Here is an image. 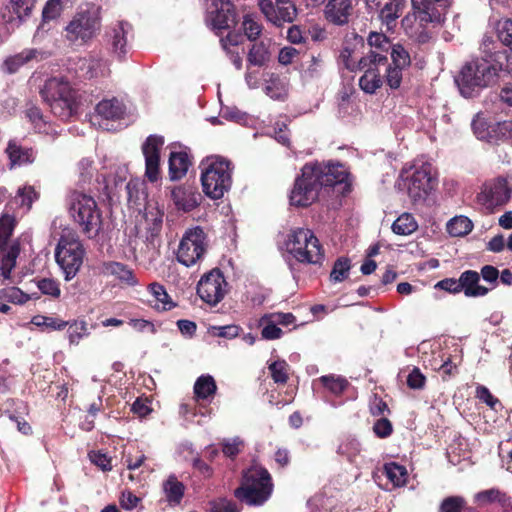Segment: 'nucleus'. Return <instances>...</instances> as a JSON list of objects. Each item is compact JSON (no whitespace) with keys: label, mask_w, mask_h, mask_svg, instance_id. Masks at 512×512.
Segmentation results:
<instances>
[{"label":"nucleus","mask_w":512,"mask_h":512,"mask_svg":"<svg viewBox=\"0 0 512 512\" xmlns=\"http://www.w3.org/2000/svg\"><path fill=\"white\" fill-rule=\"evenodd\" d=\"M418 223L410 213L401 214L392 224V231L397 235L407 236L414 233Z\"/></svg>","instance_id":"nucleus-33"},{"label":"nucleus","mask_w":512,"mask_h":512,"mask_svg":"<svg viewBox=\"0 0 512 512\" xmlns=\"http://www.w3.org/2000/svg\"><path fill=\"white\" fill-rule=\"evenodd\" d=\"M233 4L229 0H214L208 9L206 22L213 29L221 31L235 24Z\"/></svg>","instance_id":"nucleus-18"},{"label":"nucleus","mask_w":512,"mask_h":512,"mask_svg":"<svg viewBox=\"0 0 512 512\" xmlns=\"http://www.w3.org/2000/svg\"><path fill=\"white\" fill-rule=\"evenodd\" d=\"M124 104L116 98L104 99L95 108L97 116L105 120H118L125 114Z\"/></svg>","instance_id":"nucleus-27"},{"label":"nucleus","mask_w":512,"mask_h":512,"mask_svg":"<svg viewBox=\"0 0 512 512\" xmlns=\"http://www.w3.org/2000/svg\"><path fill=\"white\" fill-rule=\"evenodd\" d=\"M190 166V159L185 151H172L169 157V176L171 180L184 177Z\"/></svg>","instance_id":"nucleus-29"},{"label":"nucleus","mask_w":512,"mask_h":512,"mask_svg":"<svg viewBox=\"0 0 512 512\" xmlns=\"http://www.w3.org/2000/svg\"><path fill=\"white\" fill-rule=\"evenodd\" d=\"M16 219L9 214L0 217V272L4 279H10L20 253L17 240H11Z\"/></svg>","instance_id":"nucleus-9"},{"label":"nucleus","mask_w":512,"mask_h":512,"mask_svg":"<svg viewBox=\"0 0 512 512\" xmlns=\"http://www.w3.org/2000/svg\"><path fill=\"white\" fill-rule=\"evenodd\" d=\"M217 391L214 378L209 375H201L194 384V394L197 400H206L213 397Z\"/></svg>","instance_id":"nucleus-30"},{"label":"nucleus","mask_w":512,"mask_h":512,"mask_svg":"<svg viewBox=\"0 0 512 512\" xmlns=\"http://www.w3.org/2000/svg\"><path fill=\"white\" fill-rule=\"evenodd\" d=\"M512 190L507 181L498 178L482 185L477 194V203L487 210L505 205L511 198Z\"/></svg>","instance_id":"nucleus-13"},{"label":"nucleus","mask_w":512,"mask_h":512,"mask_svg":"<svg viewBox=\"0 0 512 512\" xmlns=\"http://www.w3.org/2000/svg\"><path fill=\"white\" fill-rule=\"evenodd\" d=\"M472 129L476 137L480 140H488L490 138L489 125L486 119L477 114L472 121Z\"/></svg>","instance_id":"nucleus-56"},{"label":"nucleus","mask_w":512,"mask_h":512,"mask_svg":"<svg viewBox=\"0 0 512 512\" xmlns=\"http://www.w3.org/2000/svg\"><path fill=\"white\" fill-rule=\"evenodd\" d=\"M266 94L275 100H282L287 95V84L278 76L271 75L265 86Z\"/></svg>","instance_id":"nucleus-38"},{"label":"nucleus","mask_w":512,"mask_h":512,"mask_svg":"<svg viewBox=\"0 0 512 512\" xmlns=\"http://www.w3.org/2000/svg\"><path fill=\"white\" fill-rule=\"evenodd\" d=\"M434 181L427 167L416 169L408 179L407 191L413 201L424 200L433 189Z\"/></svg>","instance_id":"nucleus-19"},{"label":"nucleus","mask_w":512,"mask_h":512,"mask_svg":"<svg viewBox=\"0 0 512 512\" xmlns=\"http://www.w3.org/2000/svg\"><path fill=\"white\" fill-rule=\"evenodd\" d=\"M35 3L36 0H10L5 8L9 15L4 12L3 19L11 25L12 29L18 27L31 14Z\"/></svg>","instance_id":"nucleus-21"},{"label":"nucleus","mask_w":512,"mask_h":512,"mask_svg":"<svg viewBox=\"0 0 512 512\" xmlns=\"http://www.w3.org/2000/svg\"><path fill=\"white\" fill-rule=\"evenodd\" d=\"M171 198L178 209L189 212L199 204V194L183 187H175L171 191Z\"/></svg>","instance_id":"nucleus-28"},{"label":"nucleus","mask_w":512,"mask_h":512,"mask_svg":"<svg viewBox=\"0 0 512 512\" xmlns=\"http://www.w3.org/2000/svg\"><path fill=\"white\" fill-rule=\"evenodd\" d=\"M164 491L169 502L179 503L184 493V486L174 476H170L164 483Z\"/></svg>","instance_id":"nucleus-46"},{"label":"nucleus","mask_w":512,"mask_h":512,"mask_svg":"<svg viewBox=\"0 0 512 512\" xmlns=\"http://www.w3.org/2000/svg\"><path fill=\"white\" fill-rule=\"evenodd\" d=\"M243 30L247 38L251 41L256 40L262 33L263 26L258 17L254 14H247L243 17Z\"/></svg>","instance_id":"nucleus-44"},{"label":"nucleus","mask_w":512,"mask_h":512,"mask_svg":"<svg viewBox=\"0 0 512 512\" xmlns=\"http://www.w3.org/2000/svg\"><path fill=\"white\" fill-rule=\"evenodd\" d=\"M210 512H238L234 502L227 499H218L211 502Z\"/></svg>","instance_id":"nucleus-64"},{"label":"nucleus","mask_w":512,"mask_h":512,"mask_svg":"<svg viewBox=\"0 0 512 512\" xmlns=\"http://www.w3.org/2000/svg\"><path fill=\"white\" fill-rule=\"evenodd\" d=\"M384 472L394 487H402L407 483L408 471L406 467L390 462L384 465Z\"/></svg>","instance_id":"nucleus-32"},{"label":"nucleus","mask_w":512,"mask_h":512,"mask_svg":"<svg viewBox=\"0 0 512 512\" xmlns=\"http://www.w3.org/2000/svg\"><path fill=\"white\" fill-rule=\"evenodd\" d=\"M269 371L276 383L284 384L288 380V364L284 360L274 361L269 364Z\"/></svg>","instance_id":"nucleus-52"},{"label":"nucleus","mask_w":512,"mask_h":512,"mask_svg":"<svg viewBox=\"0 0 512 512\" xmlns=\"http://www.w3.org/2000/svg\"><path fill=\"white\" fill-rule=\"evenodd\" d=\"M386 70V81L390 88L396 89L400 86L402 81V70L404 68L398 66L384 67Z\"/></svg>","instance_id":"nucleus-61"},{"label":"nucleus","mask_w":512,"mask_h":512,"mask_svg":"<svg viewBox=\"0 0 512 512\" xmlns=\"http://www.w3.org/2000/svg\"><path fill=\"white\" fill-rule=\"evenodd\" d=\"M32 323L39 327H45L49 331L63 330L68 322L59 318L37 315L33 317Z\"/></svg>","instance_id":"nucleus-49"},{"label":"nucleus","mask_w":512,"mask_h":512,"mask_svg":"<svg viewBox=\"0 0 512 512\" xmlns=\"http://www.w3.org/2000/svg\"><path fill=\"white\" fill-rule=\"evenodd\" d=\"M104 272L117 277L119 280L129 285H135L137 283L132 270L119 262L106 263L104 265Z\"/></svg>","instance_id":"nucleus-34"},{"label":"nucleus","mask_w":512,"mask_h":512,"mask_svg":"<svg viewBox=\"0 0 512 512\" xmlns=\"http://www.w3.org/2000/svg\"><path fill=\"white\" fill-rule=\"evenodd\" d=\"M241 328L237 325H225V326H212L209 328V332L214 336L233 339L239 335Z\"/></svg>","instance_id":"nucleus-58"},{"label":"nucleus","mask_w":512,"mask_h":512,"mask_svg":"<svg viewBox=\"0 0 512 512\" xmlns=\"http://www.w3.org/2000/svg\"><path fill=\"white\" fill-rule=\"evenodd\" d=\"M42 56L43 52L38 49H24L21 52L6 58L3 62L2 70L8 74H14L29 63L40 60Z\"/></svg>","instance_id":"nucleus-22"},{"label":"nucleus","mask_w":512,"mask_h":512,"mask_svg":"<svg viewBox=\"0 0 512 512\" xmlns=\"http://www.w3.org/2000/svg\"><path fill=\"white\" fill-rule=\"evenodd\" d=\"M84 255L85 250L78 234L71 228H65L55 249V259L66 281H70L79 272Z\"/></svg>","instance_id":"nucleus-6"},{"label":"nucleus","mask_w":512,"mask_h":512,"mask_svg":"<svg viewBox=\"0 0 512 512\" xmlns=\"http://www.w3.org/2000/svg\"><path fill=\"white\" fill-rule=\"evenodd\" d=\"M68 2V0H48L46 5L43 8L42 11V23L38 27V30L36 31L35 37H38L40 35V32L45 27V23L47 21L55 20L57 19L63 9L65 4Z\"/></svg>","instance_id":"nucleus-31"},{"label":"nucleus","mask_w":512,"mask_h":512,"mask_svg":"<svg viewBox=\"0 0 512 512\" xmlns=\"http://www.w3.org/2000/svg\"><path fill=\"white\" fill-rule=\"evenodd\" d=\"M387 56L381 53L369 52L361 57L357 70L363 71L359 79L360 88L367 94H374L383 84L381 67H386Z\"/></svg>","instance_id":"nucleus-11"},{"label":"nucleus","mask_w":512,"mask_h":512,"mask_svg":"<svg viewBox=\"0 0 512 512\" xmlns=\"http://www.w3.org/2000/svg\"><path fill=\"white\" fill-rule=\"evenodd\" d=\"M133 35V27L128 21L118 20L112 23L108 27L106 36L113 54L123 58L128 53Z\"/></svg>","instance_id":"nucleus-17"},{"label":"nucleus","mask_w":512,"mask_h":512,"mask_svg":"<svg viewBox=\"0 0 512 512\" xmlns=\"http://www.w3.org/2000/svg\"><path fill=\"white\" fill-rule=\"evenodd\" d=\"M243 445L244 442L239 437L224 439L222 442V451L227 457H234L241 451Z\"/></svg>","instance_id":"nucleus-60"},{"label":"nucleus","mask_w":512,"mask_h":512,"mask_svg":"<svg viewBox=\"0 0 512 512\" xmlns=\"http://www.w3.org/2000/svg\"><path fill=\"white\" fill-rule=\"evenodd\" d=\"M106 63L102 59L89 57L82 63L81 70L84 71V75L88 78L98 77L104 75L106 72Z\"/></svg>","instance_id":"nucleus-43"},{"label":"nucleus","mask_w":512,"mask_h":512,"mask_svg":"<svg viewBox=\"0 0 512 512\" xmlns=\"http://www.w3.org/2000/svg\"><path fill=\"white\" fill-rule=\"evenodd\" d=\"M480 274L476 271L467 270L460 275L461 291L467 297H481L489 292V288L479 284Z\"/></svg>","instance_id":"nucleus-25"},{"label":"nucleus","mask_w":512,"mask_h":512,"mask_svg":"<svg viewBox=\"0 0 512 512\" xmlns=\"http://www.w3.org/2000/svg\"><path fill=\"white\" fill-rule=\"evenodd\" d=\"M497 34L500 42L512 50V20H500L497 24Z\"/></svg>","instance_id":"nucleus-53"},{"label":"nucleus","mask_w":512,"mask_h":512,"mask_svg":"<svg viewBox=\"0 0 512 512\" xmlns=\"http://www.w3.org/2000/svg\"><path fill=\"white\" fill-rule=\"evenodd\" d=\"M473 224L466 216H455L447 223V231L451 236L461 237L472 231Z\"/></svg>","instance_id":"nucleus-37"},{"label":"nucleus","mask_w":512,"mask_h":512,"mask_svg":"<svg viewBox=\"0 0 512 512\" xmlns=\"http://www.w3.org/2000/svg\"><path fill=\"white\" fill-rule=\"evenodd\" d=\"M321 188L315 168L312 164H306L301 170V175L295 180L289 197L290 204L297 207L311 205L318 199Z\"/></svg>","instance_id":"nucleus-10"},{"label":"nucleus","mask_w":512,"mask_h":512,"mask_svg":"<svg viewBox=\"0 0 512 512\" xmlns=\"http://www.w3.org/2000/svg\"><path fill=\"white\" fill-rule=\"evenodd\" d=\"M338 452L346 455L350 461H353L361 452V444L357 439H347L339 446Z\"/></svg>","instance_id":"nucleus-57"},{"label":"nucleus","mask_w":512,"mask_h":512,"mask_svg":"<svg viewBox=\"0 0 512 512\" xmlns=\"http://www.w3.org/2000/svg\"><path fill=\"white\" fill-rule=\"evenodd\" d=\"M368 44L372 48L370 52L381 53L387 56L390 41L383 33L371 32L368 36Z\"/></svg>","instance_id":"nucleus-48"},{"label":"nucleus","mask_w":512,"mask_h":512,"mask_svg":"<svg viewBox=\"0 0 512 512\" xmlns=\"http://www.w3.org/2000/svg\"><path fill=\"white\" fill-rule=\"evenodd\" d=\"M475 502L479 505H487L492 502H499L503 506L508 505L509 498L497 489L481 491L475 495Z\"/></svg>","instance_id":"nucleus-45"},{"label":"nucleus","mask_w":512,"mask_h":512,"mask_svg":"<svg viewBox=\"0 0 512 512\" xmlns=\"http://www.w3.org/2000/svg\"><path fill=\"white\" fill-rule=\"evenodd\" d=\"M258 7L266 20L278 27L292 23L297 16V8L290 0H259Z\"/></svg>","instance_id":"nucleus-15"},{"label":"nucleus","mask_w":512,"mask_h":512,"mask_svg":"<svg viewBox=\"0 0 512 512\" xmlns=\"http://www.w3.org/2000/svg\"><path fill=\"white\" fill-rule=\"evenodd\" d=\"M271 57V53L269 51L268 46L259 42L252 46L248 53V63L249 65L262 67L265 66Z\"/></svg>","instance_id":"nucleus-36"},{"label":"nucleus","mask_w":512,"mask_h":512,"mask_svg":"<svg viewBox=\"0 0 512 512\" xmlns=\"http://www.w3.org/2000/svg\"><path fill=\"white\" fill-rule=\"evenodd\" d=\"M0 298L15 304H24L29 300V296L23 293L17 287H7L1 289Z\"/></svg>","instance_id":"nucleus-54"},{"label":"nucleus","mask_w":512,"mask_h":512,"mask_svg":"<svg viewBox=\"0 0 512 512\" xmlns=\"http://www.w3.org/2000/svg\"><path fill=\"white\" fill-rule=\"evenodd\" d=\"M484 57L466 62L454 77V82L465 98L478 96L481 91L494 85L503 68L495 64L487 53Z\"/></svg>","instance_id":"nucleus-1"},{"label":"nucleus","mask_w":512,"mask_h":512,"mask_svg":"<svg viewBox=\"0 0 512 512\" xmlns=\"http://www.w3.org/2000/svg\"><path fill=\"white\" fill-rule=\"evenodd\" d=\"M27 117L29 118L30 122L34 126V129L38 133H44V134L55 133V130H54L52 124H50L44 120L43 115L38 108L32 107V108L28 109Z\"/></svg>","instance_id":"nucleus-41"},{"label":"nucleus","mask_w":512,"mask_h":512,"mask_svg":"<svg viewBox=\"0 0 512 512\" xmlns=\"http://www.w3.org/2000/svg\"><path fill=\"white\" fill-rule=\"evenodd\" d=\"M403 7L404 0H389V2L380 9V19L390 28L391 24L400 16Z\"/></svg>","instance_id":"nucleus-35"},{"label":"nucleus","mask_w":512,"mask_h":512,"mask_svg":"<svg viewBox=\"0 0 512 512\" xmlns=\"http://www.w3.org/2000/svg\"><path fill=\"white\" fill-rule=\"evenodd\" d=\"M67 334L70 344H79L81 339L89 335L87 323L84 321H74L69 324Z\"/></svg>","instance_id":"nucleus-47"},{"label":"nucleus","mask_w":512,"mask_h":512,"mask_svg":"<svg viewBox=\"0 0 512 512\" xmlns=\"http://www.w3.org/2000/svg\"><path fill=\"white\" fill-rule=\"evenodd\" d=\"M351 265L350 261L347 258H339L333 266V269L330 273V279L334 282H342L344 281L350 271Z\"/></svg>","instance_id":"nucleus-51"},{"label":"nucleus","mask_w":512,"mask_h":512,"mask_svg":"<svg viewBox=\"0 0 512 512\" xmlns=\"http://www.w3.org/2000/svg\"><path fill=\"white\" fill-rule=\"evenodd\" d=\"M207 249L206 234L200 227L189 229L183 235L177 250V260L186 267L202 259Z\"/></svg>","instance_id":"nucleus-12"},{"label":"nucleus","mask_w":512,"mask_h":512,"mask_svg":"<svg viewBox=\"0 0 512 512\" xmlns=\"http://www.w3.org/2000/svg\"><path fill=\"white\" fill-rule=\"evenodd\" d=\"M311 164L315 168L316 175L319 178L322 187L343 183L348 177L346 168L340 163L325 164L315 162Z\"/></svg>","instance_id":"nucleus-20"},{"label":"nucleus","mask_w":512,"mask_h":512,"mask_svg":"<svg viewBox=\"0 0 512 512\" xmlns=\"http://www.w3.org/2000/svg\"><path fill=\"white\" fill-rule=\"evenodd\" d=\"M260 325L262 326L261 335L264 339L276 340L281 338L282 330L271 319H265V315L260 319Z\"/></svg>","instance_id":"nucleus-55"},{"label":"nucleus","mask_w":512,"mask_h":512,"mask_svg":"<svg viewBox=\"0 0 512 512\" xmlns=\"http://www.w3.org/2000/svg\"><path fill=\"white\" fill-rule=\"evenodd\" d=\"M149 291L155 299V307L161 310H170L175 304L171 301L165 288L159 283H152L149 285Z\"/></svg>","instance_id":"nucleus-39"},{"label":"nucleus","mask_w":512,"mask_h":512,"mask_svg":"<svg viewBox=\"0 0 512 512\" xmlns=\"http://www.w3.org/2000/svg\"><path fill=\"white\" fill-rule=\"evenodd\" d=\"M163 210L157 203H148L145 208L144 221L145 229L148 232L147 240L153 242L154 238L159 235L163 224Z\"/></svg>","instance_id":"nucleus-24"},{"label":"nucleus","mask_w":512,"mask_h":512,"mask_svg":"<svg viewBox=\"0 0 512 512\" xmlns=\"http://www.w3.org/2000/svg\"><path fill=\"white\" fill-rule=\"evenodd\" d=\"M199 168L202 190L210 199H221L231 189L234 166L229 159L211 155L201 161Z\"/></svg>","instance_id":"nucleus-2"},{"label":"nucleus","mask_w":512,"mask_h":512,"mask_svg":"<svg viewBox=\"0 0 512 512\" xmlns=\"http://www.w3.org/2000/svg\"><path fill=\"white\" fill-rule=\"evenodd\" d=\"M426 377L419 368L414 367L407 376V385L411 389H422L425 385Z\"/></svg>","instance_id":"nucleus-62"},{"label":"nucleus","mask_w":512,"mask_h":512,"mask_svg":"<svg viewBox=\"0 0 512 512\" xmlns=\"http://www.w3.org/2000/svg\"><path fill=\"white\" fill-rule=\"evenodd\" d=\"M101 8L90 4L80 7L66 25L65 38L74 44L85 45L101 31Z\"/></svg>","instance_id":"nucleus-4"},{"label":"nucleus","mask_w":512,"mask_h":512,"mask_svg":"<svg viewBox=\"0 0 512 512\" xmlns=\"http://www.w3.org/2000/svg\"><path fill=\"white\" fill-rule=\"evenodd\" d=\"M41 95L52 113L62 120L69 119L77 110L76 94L63 78L48 79L41 90Z\"/></svg>","instance_id":"nucleus-7"},{"label":"nucleus","mask_w":512,"mask_h":512,"mask_svg":"<svg viewBox=\"0 0 512 512\" xmlns=\"http://www.w3.org/2000/svg\"><path fill=\"white\" fill-rule=\"evenodd\" d=\"M227 292V283L219 269L203 275L197 285L199 297L211 306L218 304Z\"/></svg>","instance_id":"nucleus-14"},{"label":"nucleus","mask_w":512,"mask_h":512,"mask_svg":"<svg viewBox=\"0 0 512 512\" xmlns=\"http://www.w3.org/2000/svg\"><path fill=\"white\" fill-rule=\"evenodd\" d=\"M465 501L462 497H448L441 505L442 512H461Z\"/></svg>","instance_id":"nucleus-63"},{"label":"nucleus","mask_w":512,"mask_h":512,"mask_svg":"<svg viewBox=\"0 0 512 512\" xmlns=\"http://www.w3.org/2000/svg\"><path fill=\"white\" fill-rule=\"evenodd\" d=\"M273 483L269 472L262 466L253 464L243 474V481L235 490V496L248 505H262L271 496Z\"/></svg>","instance_id":"nucleus-5"},{"label":"nucleus","mask_w":512,"mask_h":512,"mask_svg":"<svg viewBox=\"0 0 512 512\" xmlns=\"http://www.w3.org/2000/svg\"><path fill=\"white\" fill-rule=\"evenodd\" d=\"M68 212L88 238L99 235L103 226L102 213L95 199L83 192L73 191L68 197Z\"/></svg>","instance_id":"nucleus-3"},{"label":"nucleus","mask_w":512,"mask_h":512,"mask_svg":"<svg viewBox=\"0 0 512 512\" xmlns=\"http://www.w3.org/2000/svg\"><path fill=\"white\" fill-rule=\"evenodd\" d=\"M322 385L332 394L340 395L347 387L348 381L338 375H325L319 378Z\"/></svg>","instance_id":"nucleus-42"},{"label":"nucleus","mask_w":512,"mask_h":512,"mask_svg":"<svg viewBox=\"0 0 512 512\" xmlns=\"http://www.w3.org/2000/svg\"><path fill=\"white\" fill-rule=\"evenodd\" d=\"M391 58L394 66L405 68L410 65L409 53L401 45L392 47Z\"/></svg>","instance_id":"nucleus-59"},{"label":"nucleus","mask_w":512,"mask_h":512,"mask_svg":"<svg viewBox=\"0 0 512 512\" xmlns=\"http://www.w3.org/2000/svg\"><path fill=\"white\" fill-rule=\"evenodd\" d=\"M495 45L490 37H485L481 45L483 53H487L495 64L502 66L501 71L512 75V50L507 54L505 51H497Z\"/></svg>","instance_id":"nucleus-26"},{"label":"nucleus","mask_w":512,"mask_h":512,"mask_svg":"<svg viewBox=\"0 0 512 512\" xmlns=\"http://www.w3.org/2000/svg\"><path fill=\"white\" fill-rule=\"evenodd\" d=\"M285 244L287 251L301 263L320 264L324 259L323 248L309 229L291 230Z\"/></svg>","instance_id":"nucleus-8"},{"label":"nucleus","mask_w":512,"mask_h":512,"mask_svg":"<svg viewBox=\"0 0 512 512\" xmlns=\"http://www.w3.org/2000/svg\"><path fill=\"white\" fill-rule=\"evenodd\" d=\"M352 8V0H328L324 14L329 22L344 25L349 20Z\"/></svg>","instance_id":"nucleus-23"},{"label":"nucleus","mask_w":512,"mask_h":512,"mask_svg":"<svg viewBox=\"0 0 512 512\" xmlns=\"http://www.w3.org/2000/svg\"><path fill=\"white\" fill-rule=\"evenodd\" d=\"M164 145V138L150 135L142 145L145 158V176L150 182H156L161 177L160 151Z\"/></svg>","instance_id":"nucleus-16"},{"label":"nucleus","mask_w":512,"mask_h":512,"mask_svg":"<svg viewBox=\"0 0 512 512\" xmlns=\"http://www.w3.org/2000/svg\"><path fill=\"white\" fill-rule=\"evenodd\" d=\"M7 153L12 165H21L34 161V153L31 149L22 150L21 147L17 146L15 143H9Z\"/></svg>","instance_id":"nucleus-40"},{"label":"nucleus","mask_w":512,"mask_h":512,"mask_svg":"<svg viewBox=\"0 0 512 512\" xmlns=\"http://www.w3.org/2000/svg\"><path fill=\"white\" fill-rule=\"evenodd\" d=\"M36 198L37 193L35 189L32 186H24L18 189L15 202L28 211Z\"/></svg>","instance_id":"nucleus-50"}]
</instances>
